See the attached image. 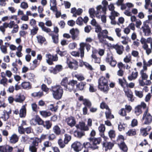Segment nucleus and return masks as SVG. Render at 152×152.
Segmentation results:
<instances>
[{
  "label": "nucleus",
  "mask_w": 152,
  "mask_h": 152,
  "mask_svg": "<svg viewBox=\"0 0 152 152\" xmlns=\"http://www.w3.org/2000/svg\"><path fill=\"white\" fill-rule=\"evenodd\" d=\"M35 120L39 125H42L44 124V121L38 115H36Z\"/></svg>",
  "instance_id": "nucleus-39"
},
{
  "label": "nucleus",
  "mask_w": 152,
  "mask_h": 152,
  "mask_svg": "<svg viewBox=\"0 0 152 152\" xmlns=\"http://www.w3.org/2000/svg\"><path fill=\"white\" fill-rule=\"evenodd\" d=\"M41 89L42 91L46 92H48L49 89L48 88L47 86L44 84H43L42 85Z\"/></svg>",
  "instance_id": "nucleus-57"
},
{
  "label": "nucleus",
  "mask_w": 152,
  "mask_h": 152,
  "mask_svg": "<svg viewBox=\"0 0 152 152\" xmlns=\"http://www.w3.org/2000/svg\"><path fill=\"white\" fill-rule=\"evenodd\" d=\"M36 37L38 42L41 45L46 41V39L45 37L41 35H39L37 36Z\"/></svg>",
  "instance_id": "nucleus-29"
},
{
  "label": "nucleus",
  "mask_w": 152,
  "mask_h": 152,
  "mask_svg": "<svg viewBox=\"0 0 152 152\" xmlns=\"http://www.w3.org/2000/svg\"><path fill=\"white\" fill-rule=\"evenodd\" d=\"M138 75V72L137 71L132 72L131 75L128 77V79L130 81L135 80L137 77Z\"/></svg>",
  "instance_id": "nucleus-27"
},
{
  "label": "nucleus",
  "mask_w": 152,
  "mask_h": 152,
  "mask_svg": "<svg viewBox=\"0 0 152 152\" xmlns=\"http://www.w3.org/2000/svg\"><path fill=\"white\" fill-rule=\"evenodd\" d=\"M48 138L49 139V134H43L41 135L40 139L41 140H44Z\"/></svg>",
  "instance_id": "nucleus-60"
},
{
  "label": "nucleus",
  "mask_w": 152,
  "mask_h": 152,
  "mask_svg": "<svg viewBox=\"0 0 152 152\" xmlns=\"http://www.w3.org/2000/svg\"><path fill=\"white\" fill-rule=\"evenodd\" d=\"M91 27L90 25H87L84 28L85 32L87 33H89L91 30Z\"/></svg>",
  "instance_id": "nucleus-64"
},
{
  "label": "nucleus",
  "mask_w": 152,
  "mask_h": 152,
  "mask_svg": "<svg viewBox=\"0 0 152 152\" xmlns=\"http://www.w3.org/2000/svg\"><path fill=\"white\" fill-rule=\"evenodd\" d=\"M44 147L42 148V150L43 151H45V150L46 148H48L50 147L52 145L51 143L49 141H47L44 142L43 143Z\"/></svg>",
  "instance_id": "nucleus-41"
},
{
  "label": "nucleus",
  "mask_w": 152,
  "mask_h": 152,
  "mask_svg": "<svg viewBox=\"0 0 152 152\" xmlns=\"http://www.w3.org/2000/svg\"><path fill=\"white\" fill-rule=\"evenodd\" d=\"M50 10L53 11H56L57 8L56 0H50Z\"/></svg>",
  "instance_id": "nucleus-24"
},
{
  "label": "nucleus",
  "mask_w": 152,
  "mask_h": 152,
  "mask_svg": "<svg viewBox=\"0 0 152 152\" xmlns=\"http://www.w3.org/2000/svg\"><path fill=\"white\" fill-rule=\"evenodd\" d=\"M124 92L127 97L129 98V100L131 102H133L134 99L133 98V95L132 92L131 90L130 91H124Z\"/></svg>",
  "instance_id": "nucleus-30"
},
{
  "label": "nucleus",
  "mask_w": 152,
  "mask_h": 152,
  "mask_svg": "<svg viewBox=\"0 0 152 152\" xmlns=\"http://www.w3.org/2000/svg\"><path fill=\"white\" fill-rule=\"evenodd\" d=\"M66 62L69 67L71 69H73L74 67L76 68L78 67L77 61L72 58H67Z\"/></svg>",
  "instance_id": "nucleus-7"
},
{
  "label": "nucleus",
  "mask_w": 152,
  "mask_h": 152,
  "mask_svg": "<svg viewBox=\"0 0 152 152\" xmlns=\"http://www.w3.org/2000/svg\"><path fill=\"white\" fill-rule=\"evenodd\" d=\"M140 74L142 80H146L148 78V76L144 72L143 70H141L140 72Z\"/></svg>",
  "instance_id": "nucleus-48"
},
{
  "label": "nucleus",
  "mask_w": 152,
  "mask_h": 152,
  "mask_svg": "<svg viewBox=\"0 0 152 152\" xmlns=\"http://www.w3.org/2000/svg\"><path fill=\"white\" fill-rule=\"evenodd\" d=\"M22 87L24 89H29L31 88V85L29 82H24L21 84Z\"/></svg>",
  "instance_id": "nucleus-31"
},
{
  "label": "nucleus",
  "mask_w": 152,
  "mask_h": 152,
  "mask_svg": "<svg viewBox=\"0 0 152 152\" xmlns=\"http://www.w3.org/2000/svg\"><path fill=\"white\" fill-rule=\"evenodd\" d=\"M74 135L75 137L80 138L85 135V133L84 132H79L76 131L74 132Z\"/></svg>",
  "instance_id": "nucleus-32"
},
{
  "label": "nucleus",
  "mask_w": 152,
  "mask_h": 152,
  "mask_svg": "<svg viewBox=\"0 0 152 152\" xmlns=\"http://www.w3.org/2000/svg\"><path fill=\"white\" fill-rule=\"evenodd\" d=\"M118 113L121 115L122 116H125L126 115V110L124 108L121 109L119 111Z\"/></svg>",
  "instance_id": "nucleus-58"
},
{
  "label": "nucleus",
  "mask_w": 152,
  "mask_h": 152,
  "mask_svg": "<svg viewBox=\"0 0 152 152\" xmlns=\"http://www.w3.org/2000/svg\"><path fill=\"white\" fill-rule=\"evenodd\" d=\"M31 107L33 110L36 113L38 112V109H39V107H37V106L36 103H33L31 104Z\"/></svg>",
  "instance_id": "nucleus-53"
},
{
  "label": "nucleus",
  "mask_w": 152,
  "mask_h": 152,
  "mask_svg": "<svg viewBox=\"0 0 152 152\" xmlns=\"http://www.w3.org/2000/svg\"><path fill=\"white\" fill-rule=\"evenodd\" d=\"M56 52L57 54H59L61 56H65L67 54V52L66 51H61L59 50V48L58 49H57Z\"/></svg>",
  "instance_id": "nucleus-49"
},
{
  "label": "nucleus",
  "mask_w": 152,
  "mask_h": 152,
  "mask_svg": "<svg viewBox=\"0 0 152 152\" xmlns=\"http://www.w3.org/2000/svg\"><path fill=\"white\" fill-rule=\"evenodd\" d=\"M65 121L67 124L71 127L75 126L76 124L75 118L72 116H70L66 118Z\"/></svg>",
  "instance_id": "nucleus-10"
},
{
  "label": "nucleus",
  "mask_w": 152,
  "mask_h": 152,
  "mask_svg": "<svg viewBox=\"0 0 152 152\" xmlns=\"http://www.w3.org/2000/svg\"><path fill=\"white\" fill-rule=\"evenodd\" d=\"M88 140L92 143L94 150L98 149L99 148V145L102 141L101 137L96 138L89 137Z\"/></svg>",
  "instance_id": "nucleus-4"
},
{
  "label": "nucleus",
  "mask_w": 152,
  "mask_h": 152,
  "mask_svg": "<svg viewBox=\"0 0 152 152\" xmlns=\"http://www.w3.org/2000/svg\"><path fill=\"white\" fill-rule=\"evenodd\" d=\"M99 130L100 132L102 133H104L105 130V126L103 124H101L99 127Z\"/></svg>",
  "instance_id": "nucleus-54"
},
{
  "label": "nucleus",
  "mask_w": 152,
  "mask_h": 152,
  "mask_svg": "<svg viewBox=\"0 0 152 152\" xmlns=\"http://www.w3.org/2000/svg\"><path fill=\"white\" fill-rule=\"evenodd\" d=\"M83 104L85 106L88 108L91 107L92 106V103L88 99H84V100L83 102Z\"/></svg>",
  "instance_id": "nucleus-37"
},
{
  "label": "nucleus",
  "mask_w": 152,
  "mask_h": 152,
  "mask_svg": "<svg viewBox=\"0 0 152 152\" xmlns=\"http://www.w3.org/2000/svg\"><path fill=\"white\" fill-rule=\"evenodd\" d=\"M83 148H84L85 149H91L94 150L93 147L92 146V143L91 142H84L82 144Z\"/></svg>",
  "instance_id": "nucleus-23"
},
{
  "label": "nucleus",
  "mask_w": 152,
  "mask_h": 152,
  "mask_svg": "<svg viewBox=\"0 0 152 152\" xmlns=\"http://www.w3.org/2000/svg\"><path fill=\"white\" fill-rule=\"evenodd\" d=\"M85 44L83 43L80 44V57H83L84 55V50Z\"/></svg>",
  "instance_id": "nucleus-34"
},
{
  "label": "nucleus",
  "mask_w": 152,
  "mask_h": 152,
  "mask_svg": "<svg viewBox=\"0 0 152 152\" xmlns=\"http://www.w3.org/2000/svg\"><path fill=\"white\" fill-rule=\"evenodd\" d=\"M52 124L51 122L49 120H47L44 121L43 126V127L47 129H50L52 126Z\"/></svg>",
  "instance_id": "nucleus-28"
},
{
  "label": "nucleus",
  "mask_w": 152,
  "mask_h": 152,
  "mask_svg": "<svg viewBox=\"0 0 152 152\" xmlns=\"http://www.w3.org/2000/svg\"><path fill=\"white\" fill-rule=\"evenodd\" d=\"M83 19L81 17L78 18L76 20V24L80 26H81L83 25Z\"/></svg>",
  "instance_id": "nucleus-51"
},
{
  "label": "nucleus",
  "mask_w": 152,
  "mask_h": 152,
  "mask_svg": "<svg viewBox=\"0 0 152 152\" xmlns=\"http://www.w3.org/2000/svg\"><path fill=\"white\" fill-rule=\"evenodd\" d=\"M114 144L110 142L104 141L102 144L103 149L105 151L112 149L114 146Z\"/></svg>",
  "instance_id": "nucleus-9"
},
{
  "label": "nucleus",
  "mask_w": 152,
  "mask_h": 152,
  "mask_svg": "<svg viewBox=\"0 0 152 152\" xmlns=\"http://www.w3.org/2000/svg\"><path fill=\"white\" fill-rule=\"evenodd\" d=\"M108 135L111 140L113 138H114L116 136L115 131L113 130H110L108 132Z\"/></svg>",
  "instance_id": "nucleus-46"
},
{
  "label": "nucleus",
  "mask_w": 152,
  "mask_h": 152,
  "mask_svg": "<svg viewBox=\"0 0 152 152\" xmlns=\"http://www.w3.org/2000/svg\"><path fill=\"white\" fill-rule=\"evenodd\" d=\"M61 86H62L61 84L56 85L52 86L50 89L53 98L56 100H59L62 97L64 91Z\"/></svg>",
  "instance_id": "nucleus-2"
},
{
  "label": "nucleus",
  "mask_w": 152,
  "mask_h": 152,
  "mask_svg": "<svg viewBox=\"0 0 152 152\" xmlns=\"http://www.w3.org/2000/svg\"><path fill=\"white\" fill-rule=\"evenodd\" d=\"M0 48L1 51L4 54H6L7 53V46L2 45L1 46Z\"/></svg>",
  "instance_id": "nucleus-63"
},
{
  "label": "nucleus",
  "mask_w": 152,
  "mask_h": 152,
  "mask_svg": "<svg viewBox=\"0 0 152 152\" xmlns=\"http://www.w3.org/2000/svg\"><path fill=\"white\" fill-rule=\"evenodd\" d=\"M41 140L38 137H35V139L32 141L31 145L37 147L38 146L39 142H41Z\"/></svg>",
  "instance_id": "nucleus-40"
},
{
  "label": "nucleus",
  "mask_w": 152,
  "mask_h": 152,
  "mask_svg": "<svg viewBox=\"0 0 152 152\" xmlns=\"http://www.w3.org/2000/svg\"><path fill=\"white\" fill-rule=\"evenodd\" d=\"M58 143L59 146V147L61 148H64L66 145V144H67L66 143L64 142V140H63L61 138L59 139L58 141Z\"/></svg>",
  "instance_id": "nucleus-36"
},
{
  "label": "nucleus",
  "mask_w": 152,
  "mask_h": 152,
  "mask_svg": "<svg viewBox=\"0 0 152 152\" xmlns=\"http://www.w3.org/2000/svg\"><path fill=\"white\" fill-rule=\"evenodd\" d=\"M34 77V75L32 73L29 72L27 73V78L29 80L33 79Z\"/></svg>",
  "instance_id": "nucleus-56"
},
{
  "label": "nucleus",
  "mask_w": 152,
  "mask_h": 152,
  "mask_svg": "<svg viewBox=\"0 0 152 152\" xmlns=\"http://www.w3.org/2000/svg\"><path fill=\"white\" fill-rule=\"evenodd\" d=\"M136 134V130L135 129H130L127 133V135L129 136H134Z\"/></svg>",
  "instance_id": "nucleus-42"
},
{
  "label": "nucleus",
  "mask_w": 152,
  "mask_h": 152,
  "mask_svg": "<svg viewBox=\"0 0 152 152\" xmlns=\"http://www.w3.org/2000/svg\"><path fill=\"white\" fill-rule=\"evenodd\" d=\"M37 149L36 146L30 145L29 147V150L31 152H37Z\"/></svg>",
  "instance_id": "nucleus-59"
},
{
  "label": "nucleus",
  "mask_w": 152,
  "mask_h": 152,
  "mask_svg": "<svg viewBox=\"0 0 152 152\" xmlns=\"http://www.w3.org/2000/svg\"><path fill=\"white\" fill-rule=\"evenodd\" d=\"M134 92L136 96L140 98H141L143 96V92L142 91H139L135 90L134 91Z\"/></svg>",
  "instance_id": "nucleus-50"
},
{
  "label": "nucleus",
  "mask_w": 152,
  "mask_h": 152,
  "mask_svg": "<svg viewBox=\"0 0 152 152\" xmlns=\"http://www.w3.org/2000/svg\"><path fill=\"white\" fill-rule=\"evenodd\" d=\"M18 140V137L16 134H14L10 137L9 142L11 143L15 144L17 142Z\"/></svg>",
  "instance_id": "nucleus-19"
},
{
  "label": "nucleus",
  "mask_w": 152,
  "mask_h": 152,
  "mask_svg": "<svg viewBox=\"0 0 152 152\" xmlns=\"http://www.w3.org/2000/svg\"><path fill=\"white\" fill-rule=\"evenodd\" d=\"M69 32L72 35V38L74 40L77 37L79 33V31L77 28L75 29L72 28L70 30Z\"/></svg>",
  "instance_id": "nucleus-14"
},
{
  "label": "nucleus",
  "mask_w": 152,
  "mask_h": 152,
  "mask_svg": "<svg viewBox=\"0 0 152 152\" xmlns=\"http://www.w3.org/2000/svg\"><path fill=\"white\" fill-rule=\"evenodd\" d=\"M117 144L121 150L124 152H127L128 150V147L124 142L117 143Z\"/></svg>",
  "instance_id": "nucleus-21"
},
{
  "label": "nucleus",
  "mask_w": 152,
  "mask_h": 152,
  "mask_svg": "<svg viewBox=\"0 0 152 152\" xmlns=\"http://www.w3.org/2000/svg\"><path fill=\"white\" fill-rule=\"evenodd\" d=\"M71 148L76 152H79L83 149L82 144L80 142L76 141L71 145Z\"/></svg>",
  "instance_id": "nucleus-8"
},
{
  "label": "nucleus",
  "mask_w": 152,
  "mask_h": 152,
  "mask_svg": "<svg viewBox=\"0 0 152 152\" xmlns=\"http://www.w3.org/2000/svg\"><path fill=\"white\" fill-rule=\"evenodd\" d=\"M25 130V128H24L23 126H20L18 127V131L20 134H24Z\"/></svg>",
  "instance_id": "nucleus-61"
},
{
  "label": "nucleus",
  "mask_w": 152,
  "mask_h": 152,
  "mask_svg": "<svg viewBox=\"0 0 152 152\" xmlns=\"http://www.w3.org/2000/svg\"><path fill=\"white\" fill-rule=\"evenodd\" d=\"M113 58H106L105 61L106 62L108 63L111 66L114 67L115 66L117 62Z\"/></svg>",
  "instance_id": "nucleus-22"
},
{
  "label": "nucleus",
  "mask_w": 152,
  "mask_h": 152,
  "mask_svg": "<svg viewBox=\"0 0 152 152\" xmlns=\"http://www.w3.org/2000/svg\"><path fill=\"white\" fill-rule=\"evenodd\" d=\"M42 58H37L33 61V64L37 67L39 64V62L42 59Z\"/></svg>",
  "instance_id": "nucleus-47"
},
{
  "label": "nucleus",
  "mask_w": 152,
  "mask_h": 152,
  "mask_svg": "<svg viewBox=\"0 0 152 152\" xmlns=\"http://www.w3.org/2000/svg\"><path fill=\"white\" fill-rule=\"evenodd\" d=\"M142 119L144 121V124H149L152 122V116L148 113V109L145 110L143 115Z\"/></svg>",
  "instance_id": "nucleus-6"
},
{
  "label": "nucleus",
  "mask_w": 152,
  "mask_h": 152,
  "mask_svg": "<svg viewBox=\"0 0 152 152\" xmlns=\"http://www.w3.org/2000/svg\"><path fill=\"white\" fill-rule=\"evenodd\" d=\"M108 33V31L106 29L102 30V33H98L97 37L99 42L106 44L107 42L105 39H108V36L107 34Z\"/></svg>",
  "instance_id": "nucleus-5"
},
{
  "label": "nucleus",
  "mask_w": 152,
  "mask_h": 152,
  "mask_svg": "<svg viewBox=\"0 0 152 152\" xmlns=\"http://www.w3.org/2000/svg\"><path fill=\"white\" fill-rule=\"evenodd\" d=\"M25 97L23 95L19 94L15 96L14 101L17 102L22 103L25 100Z\"/></svg>",
  "instance_id": "nucleus-17"
},
{
  "label": "nucleus",
  "mask_w": 152,
  "mask_h": 152,
  "mask_svg": "<svg viewBox=\"0 0 152 152\" xmlns=\"http://www.w3.org/2000/svg\"><path fill=\"white\" fill-rule=\"evenodd\" d=\"M77 46V44L75 42H73L70 43L68 46L69 48L70 49H75Z\"/></svg>",
  "instance_id": "nucleus-62"
},
{
  "label": "nucleus",
  "mask_w": 152,
  "mask_h": 152,
  "mask_svg": "<svg viewBox=\"0 0 152 152\" xmlns=\"http://www.w3.org/2000/svg\"><path fill=\"white\" fill-rule=\"evenodd\" d=\"M141 29L145 34V35L148 36L151 32V29L148 24L144 23Z\"/></svg>",
  "instance_id": "nucleus-13"
},
{
  "label": "nucleus",
  "mask_w": 152,
  "mask_h": 152,
  "mask_svg": "<svg viewBox=\"0 0 152 152\" xmlns=\"http://www.w3.org/2000/svg\"><path fill=\"white\" fill-rule=\"evenodd\" d=\"M39 113L40 115L44 118L50 116L51 115V113L50 112H47L45 110L40 111Z\"/></svg>",
  "instance_id": "nucleus-33"
},
{
  "label": "nucleus",
  "mask_w": 152,
  "mask_h": 152,
  "mask_svg": "<svg viewBox=\"0 0 152 152\" xmlns=\"http://www.w3.org/2000/svg\"><path fill=\"white\" fill-rule=\"evenodd\" d=\"M107 111L105 113L106 117L107 119H111L114 118V116L111 114V112L110 110L109 109L107 110Z\"/></svg>",
  "instance_id": "nucleus-35"
},
{
  "label": "nucleus",
  "mask_w": 152,
  "mask_h": 152,
  "mask_svg": "<svg viewBox=\"0 0 152 152\" xmlns=\"http://www.w3.org/2000/svg\"><path fill=\"white\" fill-rule=\"evenodd\" d=\"M49 35L51 36L52 37L53 42L55 44H57L58 42V34H54L53 31H52L50 33H49Z\"/></svg>",
  "instance_id": "nucleus-18"
},
{
  "label": "nucleus",
  "mask_w": 152,
  "mask_h": 152,
  "mask_svg": "<svg viewBox=\"0 0 152 152\" xmlns=\"http://www.w3.org/2000/svg\"><path fill=\"white\" fill-rule=\"evenodd\" d=\"M77 83V81L73 79L69 81L68 78L65 77L62 80L60 84L64 87V90L66 91L71 92L74 89L75 85L76 86L77 90H83L86 85V82H80L78 84Z\"/></svg>",
  "instance_id": "nucleus-1"
},
{
  "label": "nucleus",
  "mask_w": 152,
  "mask_h": 152,
  "mask_svg": "<svg viewBox=\"0 0 152 152\" xmlns=\"http://www.w3.org/2000/svg\"><path fill=\"white\" fill-rule=\"evenodd\" d=\"M39 30V28L37 26L34 27L31 30L30 35L34 36L37 34Z\"/></svg>",
  "instance_id": "nucleus-43"
},
{
  "label": "nucleus",
  "mask_w": 152,
  "mask_h": 152,
  "mask_svg": "<svg viewBox=\"0 0 152 152\" xmlns=\"http://www.w3.org/2000/svg\"><path fill=\"white\" fill-rule=\"evenodd\" d=\"M142 113L141 107L139 105L135 107L134 108V113L137 115H139Z\"/></svg>",
  "instance_id": "nucleus-38"
},
{
  "label": "nucleus",
  "mask_w": 152,
  "mask_h": 152,
  "mask_svg": "<svg viewBox=\"0 0 152 152\" xmlns=\"http://www.w3.org/2000/svg\"><path fill=\"white\" fill-rule=\"evenodd\" d=\"M12 150V147L8 145H5L0 146V152H11Z\"/></svg>",
  "instance_id": "nucleus-12"
},
{
  "label": "nucleus",
  "mask_w": 152,
  "mask_h": 152,
  "mask_svg": "<svg viewBox=\"0 0 152 152\" xmlns=\"http://www.w3.org/2000/svg\"><path fill=\"white\" fill-rule=\"evenodd\" d=\"M53 131L57 135H59L61 134V130L58 125H55L53 127Z\"/></svg>",
  "instance_id": "nucleus-26"
},
{
  "label": "nucleus",
  "mask_w": 152,
  "mask_h": 152,
  "mask_svg": "<svg viewBox=\"0 0 152 152\" xmlns=\"http://www.w3.org/2000/svg\"><path fill=\"white\" fill-rule=\"evenodd\" d=\"M26 110L25 106L23 105L20 110L19 115L20 118H25L26 115Z\"/></svg>",
  "instance_id": "nucleus-25"
},
{
  "label": "nucleus",
  "mask_w": 152,
  "mask_h": 152,
  "mask_svg": "<svg viewBox=\"0 0 152 152\" xmlns=\"http://www.w3.org/2000/svg\"><path fill=\"white\" fill-rule=\"evenodd\" d=\"M76 127L77 128L80 129L82 130L85 131H88L89 128L87 126H86L84 122H80L79 125L76 126Z\"/></svg>",
  "instance_id": "nucleus-20"
},
{
  "label": "nucleus",
  "mask_w": 152,
  "mask_h": 152,
  "mask_svg": "<svg viewBox=\"0 0 152 152\" xmlns=\"http://www.w3.org/2000/svg\"><path fill=\"white\" fill-rule=\"evenodd\" d=\"M98 87L99 89L104 92L108 91L109 87L107 79L104 77H102L98 80Z\"/></svg>",
  "instance_id": "nucleus-3"
},
{
  "label": "nucleus",
  "mask_w": 152,
  "mask_h": 152,
  "mask_svg": "<svg viewBox=\"0 0 152 152\" xmlns=\"http://www.w3.org/2000/svg\"><path fill=\"white\" fill-rule=\"evenodd\" d=\"M63 69V68L62 65H57L54 68L53 67L50 68L49 70L50 73L56 74L58 72L61 71Z\"/></svg>",
  "instance_id": "nucleus-11"
},
{
  "label": "nucleus",
  "mask_w": 152,
  "mask_h": 152,
  "mask_svg": "<svg viewBox=\"0 0 152 152\" xmlns=\"http://www.w3.org/2000/svg\"><path fill=\"white\" fill-rule=\"evenodd\" d=\"M111 47L115 49L118 54L119 55L121 54L124 50V47L122 45H119L118 44L115 45H113Z\"/></svg>",
  "instance_id": "nucleus-16"
},
{
  "label": "nucleus",
  "mask_w": 152,
  "mask_h": 152,
  "mask_svg": "<svg viewBox=\"0 0 152 152\" xmlns=\"http://www.w3.org/2000/svg\"><path fill=\"white\" fill-rule=\"evenodd\" d=\"M124 137L123 135H119L117 137L116 142L117 143H119L122 142H124Z\"/></svg>",
  "instance_id": "nucleus-45"
},
{
  "label": "nucleus",
  "mask_w": 152,
  "mask_h": 152,
  "mask_svg": "<svg viewBox=\"0 0 152 152\" xmlns=\"http://www.w3.org/2000/svg\"><path fill=\"white\" fill-rule=\"evenodd\" d=\"M100 107L102 109H106L107 110L110 109L108 106L104 102H102L101 103Z\"/></svg>",
  "instance_id": "nucleus-55"
},
{
  "label": "nucleus",
  "mask_w": 152,
  "mask_h": 152,
  "mask_svg": "<svg viewBox=\"0 0 152 152\" xmlns=\"http://www.w3.org/2000/svg\"><path fill=\"white\" fill-rule=\"evenodd\" d=\"M151 129V127L150 126H147L145 128H141L140 130V132L141 135L143 137H146L148 133V132H149Z\"/></svg>",
  "instance_id": "nucleus-15"
},
{
  "label": "nucleus",
  "mask_w": 152,
  "mask_h": 152,
  "mask_svg": "<svg viewBox=\"0 0 152 152\" xmlns=\"http://www.w3.org/2000/svg\"><path fill=\"white\" fill-rule=\"evenodd\" d=\"M71 136L68 134H64V142H65L66 144H68L69 142L71 140Z\"/></svg>",
  "instance_id": "nucleus-44"
},
{
  "label": "nucleus",
  "mask_w": 152,
  "mask_h": 152,
  "mask_svg": "<svg viewBox=\"0 0 152 152\" xmlns=\"http://www.w3.org/2000/svg\"><path fill=\"white\" fill-rule=\"evenodd\" d=\"M58 105L54 107L53 104H51L49 106V110L52 111L56 112L58 110Z\"/></svg>",
  "instance_id": "nucleus-52"
}]
</instances>
